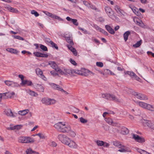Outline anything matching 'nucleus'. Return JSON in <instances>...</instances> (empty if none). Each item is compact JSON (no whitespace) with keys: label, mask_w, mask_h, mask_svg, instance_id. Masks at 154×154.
I'll return each instance as SVG.
<instances>
[{"label":"nucleus","mask_w":154,"mask_h":154,"mask_svg":"<svg viewBox=\"0 0 154 154\" xmlns=\"http://www.w3.org/2000/svg\"><path fill=\"white\" fill-rule=\"evenodd\" d=\"M54 127L58 131L63 133H69L71 127L69 125H66L65 122H59L55 124Z\"/></svg>","instance_id":"f257e3e1"},{"label":"nucleus","mask_w":154,"mask_h":154,"mask_svg":"<svg viewBox=\"0 0 154 154\" xmlns=\"http://www.w3.org/2000/svg\"><path fill=\"white\" fill-rule=\"evenodd\" d=\"M105 9L106 12L110 18L113 20H118V17L115 15L114 12L110 7H106Z\"/></svg>","instance_id":"f03ea898"},{"label":"nucleus","mask_w":154,"mask_h":154,"mask_svg":"<svg viewBox=\"0 0 154 154\" xmlns=\"http://www.w3.org/2000/svg\"><path fill=\"white\" fill-rule=\"evenodd\" d=\"M141 122L144 127L147 126L154 130V122L153 121L142 119Z\"/></svg>","instance_id":"7ed1b4c3"},{"label":"nucleus","mask_w":154,"mask_h":154,"mask_svg":"<svg viewBox=\"0 0 154 154\" xmlns=\"http://www.w3.org/2000/svg\"><path fill=\"white\" fill-rule=\"evenodd\" d=\"M18 141L23 143H33L34 140L30 137H20L18 138Z\"/></svg>","instance_id":"20e7f679"},{"label":"nucleus","mask_w":154,"mask_h":154,"mask_svg":"<svg viewBox=\"0 0 154 154\" xmlns=\"http://www.w3.org/2000/svg\"><path fill=\"white\" fill-rule=\"evenodd\" d=\"M41 102L42 103L46 105H52L55 104L56 101L54 99L44 97L42 99Z\"/></svg>","instance_id":"39448f33"},{"label":"nucleus","mask_w":154,"mask_h":154,"mask_svg":"<svg viewBox=\"0 0 154 154\" xmlns=\"http://www.w3.org/2000/svg\"><path fill=\"white\" fill-rule=\"evenodd\" d=\"M58 138L63 144L67 145L70 139L66 136L63 134H60L58 135Z\"/></svg>","instance_id":"423d86ee"},{"label":"nucleus","mask_w":154,"mask_h":154,"mask_svg":"<svg viewBox=\"0 0 154 154\" xmlns=\"http://www.w3.org/2000/svg\"><path fill=\"white\" fill-rule=\"evenodd\" d=\"M131 91H132L131 92L132 94L134 95L137 99L143 100L148 99L147 97L145 95L141 93L136 92L132 90H131Z\"/></svg>","instance_id":"0eeeda50"},{"label":"nucleus","mask_w":154,"mask_h":154,"mask_svg":"<svg viewBox=\"0 0 154 154\" xmlns=\"http://www.w3.org/2000/svg\"><path fill=\"white\" fill-rule=\"evenodd\" d=\"M4 113L8 116L12 118L15 117L17 115V113H13L11 110L9 109H5L4 112Z\"/></svg>","instance_id":"6e6552de"},{"label":"nucleus","mask_w":154,"mask_h":154,"mask_svg":"<svg viewBox=\"0 0 154 154\" xmlns=\"http://www.w3.org/2000/svg\"><path fill=\"white\" fill-rule=\"evenodd\" d=\"M133 138L136 141L139 143H143L145 141L144 138L140 137L137 134H133Z\"/></svg>","instance_id":"1a4fd4ad"},{"label":"nucleus","mask_w":154,"mask_h":154,"mask_svg":"<svg viewBox=\"0 0 154 154\" xmlns=\"http://www.w3.org/2000/svg\"><path fill=\"white\" fill-rule=\"evenodd\" d=\"M67 145H68L70 148L72 149H77L78 147V145L75 142L71 139Z\"/></svg>","instance_id":"9d476101"},{"label":"nucleus","mask_w":154,"mask_h":154,"mask_svg":"<svg viewBox=\"0 0 154 154\" xmlns=\"http://www.w3.org/2000/svg\"><path fill=\"white\" fill-rule=\"evenodd\" d=\"M36 72L37 74L42 79L44 80H46V78L43 75V72L42 70L39 68H37L35 69Z\"/></svg>","instance_id":"9b49d317"},{"label":"nucleus","mask_w":154,"mask_h":154,"mask_svg":"<svg viewBox=\"0 0 154 154\" xmlns=\"http://www.w3.org/2000/svg\"><path fill=\"white\" fill-rule=\"evenodd\" d=\"M109 99L110 100H112L116 102H121L122 101V100L120 98H118L117 97L115 96L113 94H110L109 95Z\"/></svg>","instance_id":"f8f14e48"},{"label":"nucleus","mask_w":154,"mask_h":154,"mask_svg":"<svg viewBox=\"0 0 154 154\" xmlns=\"http://www.w3.org/2000/svg\"><path fill=\"white\" fill-rule=\"evenodd\" d=\"M114 9L116 12L119 14L122 15H124L125 13L124 11L121 9L120 7L117 5H115L114 7Z\"/></svg>","instance_id":"ddd939ff"},{"label":"nucleus","mask_w":154,"mask_h":154,"mask_svg":"<svg viewBox=\"0 0 154 154\" xmlns=\"http://www.w3.org/2000/svg\"><path fill=\"white\" fill-rule=\"evenodd\" d=\"M4 96V99H6L8 98H11L13 97V96L15 95L14 92H8L5 93H3Z\"/></svg>","instance_id":"4468645a"},{"label":"nucleus","mask_w":154,"mask_h":154,"mask_svg":"<svg viewBox=\"0 0 154 154\" xmlns=\"http://www.w3.org/2000/svg\"><path fill=\"white\" fill-rule=\"evenodd\" d=\"M118 132L119 133L123 134H126L128 133L129 131L125 127H122L121 128V131L120 132L119 130H117Z\"/></svg>","instance_id":"2eb2a0df"},{"label":"nucleus","mask_w":154,"mask_h":154,"mask_svg":"<svg viewBox=\"0 0 154 154\" xmlns=\"http://www.w3.org/2000/svg\"><path fill=\"white\" fill-rule=\"evenodd\" d=\"M48 84L51 88L60 91L61 89V87H60L59 85L51 82L49 83Z\"/></svg>","instance_id":"dca6fc26"},{"label":"nucleus","mask_w":154,"mask_h":154,"mask_svg":"<svg viewBox=\"0 0 154 154\" xmlns=\"http://www.w3.org/2000/svg\"><path fill=\"white\" fill-rule=\"evenodd\" d=\"M136 103L141 107L147 109L148 104L142 102H136Z\"/></svg>","instance_id":"f3484780"},{"label":"nucleus","mask_w":154,"mask_h":154,"mask_svg":"<svg viewBox=\"0 0 154 154\" xmlns=\"http://www.w3.org/2000/svg\"><path fill=\"white\" fill-rule=\"evenodd\" d=\"M26 85L28 86H32L33 84L31 81L26 80H24L20 84L22 86H25Z\"/></svg>","instance_id":"a211bd4d"},{"label":"nucleus","mask_w":154,"mask_h":154,"mask_svg":"<svg viewBox=\"0 0 154 154\" xmlns=\"http://www.w3.org/2000/svg\"><path fill=\"white\" fill-rule=\"evenodd\" d=\"M5 83L6 85L8 86H11L12 87H14L17 86V84L12 81H5Z\"/></svg>","instance_id":"6ab92c4d"},{"label":"nucleus","mask_w":154,"mask_h":154,"mask_svg":"<svg viewBox=\"0 0 154 154\" xmlns=\"http://www.w3.org/2000/svg\"><path fill=\"white\" fill-rule=\"evenodd\" d=\"M66 19L69 21H72L74 25L76 26L78 25L79 23L77 22V19L71 18L69 17H67Z\"/></svg>","instance_id":"aec40b11"},{"label":"nucleus","mask_w":154,"mask_h":154,"mask_svg":"<svg viewBox=\"0 0 154 154\" xmlns=\"http://www.w3.org/2000/svg\"><path fill=\"white\" fill-rule=\"evenodd\" d=\"M64 75H66L68 74L71 75L73 74V70L69 69H64Z\"/></svg>","instance_id":"412c9836"},{"label":"nucleus","mask_w":154,"mask_h":154,"mask_svg":"<svg viewBox=\"0 0 154 154\" xmlns=\"http://www.w3.org/2000/svg\"><path fill=\"white\" fill-rule=\"evenodd\" d=\"M105 28L108 31L112 34H114L115 33L114 30L112 29L110 26L108 25H106Z\"/></svg>","instance_id":"4be33fe9"},{"label":"nucleus","mask_w":154,"mask_h":154,"mask_svg":"<svg viewBox=\"0 0 154 154\" xmlns=\"http://www.w3.org/2000/svg\"><path fill=\"white\" fill-rule=\"evenodd\" d=\"M22 127V126L21 125H17L13 127L8 128V129L11 130L15 129L18 130L21 129Z\"/></svg>","instance_id":"5701e85b"},{"label":"nucleus","mask_w":154,"mask_h":154,"mask_svg":"<svg viewBox=\"0 0 154 154\" xmlns=\"http://www.w3.org/2000/svg\"><path fill=\"white\" fill-rule=\"evenodd\" d=\"M36 88L39 91L43 92L44 91V88L42 85L37 84L35 85Z\"/></svg>","instance_id":"b1692460"},{"label":"nucleus","mask_w":154,"mask_h":154,"mask_svg":"<svg viewBox=\"0 0 154 154\" xmlns=\"http://www.w3.org/2000/svg\"><path fill=\"white\" fill-rule=\"evenodd\" d=\"M48 63L55 70L58 67L57 65L54 61H50Z\"/></svg>","instance_id":"393cba45"},{"label":"nucleus","mask_w":154,"mask_h":154,"mask_svg":"<svg viewBox=\"0 0 154 154\" xmlns=\"http://www.w3.org/2000/svg\"><path fill=\"white\" fill-rule=\"evenodd\" d=\"M8 52L14 54H17L19 53V51L16 49L12 48H8L7 49Z\"/></svg>","instance_id":"a878e982"},{"label":"nucleus","mask_w":154,"mask_h":154,"mask_svg":"<svg viewBox=\"0 0 154 154\" xmlns=\"http://www.w3.org/2000/svg\"><path fill=\"white\" fill-rule=\"evenodd\" d=\"M29 112V110L27 109L19 111L18 112V114L21 116H24L27 114Z\"/></svg>","instance_id":"bb28decb"},{"label":"nucleus","mask_w":154,"mask_h":154,"mask_svg":"<svg viewBox=\"0 0 154 154\" xmlns=\"http://www.w3.org/2000/svg\"><path fill=\"white\" fill-rule=\"evenodd\" d=\"M130 34V32L129 31H127L124 34V39L125 42L128 40V36Z\"/></svg>","instance_id":"cd10ccee"},{"label":"nucleus","mask_w":154,"mask_h":154,"mask_svg":"<svg viewBox=\"0 0 154 154\" xmlns=\"http://www.w3.org/2000/svg\"><path fill=\"white\" fill-rule=\"evenodd\" d=\"M132 11L137 16H139L140 15L141 13L138 10V9L135 7H133Z\"/></svg>","instance_id":"c85d7f7f"},{"label":"nucleus","mask_w":154,"mask_h":154,"mask_svg":"<svg viewBox=\"0 0 154 154\" xmlns=\"http://www.w3.org/2000/svg\"><path fill=\"white\" fill-rule=\"evenodd\" d=\"M105 120L106 122L110 125H114L115 123L113 122L112 120L110 118H105Z\"/></svg>","instance_id":"c756f323"},{"label":"nucleus","mask_w":154,"mask_h":154,"mask_svg":"<svg viewBox=\"0 0 154 154\" xmlns=\"http://www.w3.org/2000/svg\"><path fill=\"white\" fill-rule=\"evenodd\" d=\"M35 136H39L40 139H45L46 137L44 134L42 133H39L36 134Z\"/></svg>","instance_id":"7c9ffc66"},{"label":"nucleus","mask_w":154,"mask_h":154,"mask_svg":"<svg viewBox=\"0 0 154 154\" xmlns=\"http://www.w3.org/2000/svg\"><path fill=\"white\" fill-rule=\"evenodd\" d=\"M28 93L30 95L36 97L38 95V94L35 93V91L31 90H29L28 91Z\"/></svg>","instance_id":"2f4dec72"},{"label":"nucleus","mask_w":154,"mask_h":154,"mask_svg":"<svg viewBox=\"0 0 154 154\" xmlns=\"http://www.w3.org/2000/svg\"><path fill=\"white\" fill-rule=\"evenodd\" d=\"M69 134L72 137H74L76 136V133L75 132L72 130L71 129V127H70V130L69 131Z\"/></svg>","instance_id":"473e14b6"},{"label":"nucleus","mask_w":154,"mask_h":154,"mask_svg":"<svg viewBox=\"0 0 154 154\" xmlns=\"http://www.w3.org/2000/svg\"><path fill=\"white\" fill-rule=\"evenodd\" d=\"M75 73L78 75H82V71L80 70L76 69L73 70V74Z\"/></svg>","instance_id":"72a5a7b5"},{"label":"nucleus","mask_w":154,"mask_h":154,"mask_svg":"<svg viewBox=\"0 0 154 154\" xmlns=\"http://www.w3.org/2000/svg\"><path fill=\"white\" fill-rule=\"evenodd\" d=\"M97 145L99 146H102L103 145L104 142L103 141L97 140L96 141Z\"/></svg>","instance_id":"f704fd0d"},{"label":"nucleus","mask_w":154,"mask_h":154,"mask_svg":"<svg viewBox=\"0 0 154 154\" xmlns=\"http://www.w3.org/2000/svg\"><path fill=\"white\" fill-rule=\"evenodd\" d=\"M110 94H103L102 95V97L104 99L107 100L109 99Z\"/></svg>","instance_id":"c9c22d12"},{"label":"nucleus","mask_w":154,"mask_h":154,"mask_svg":"<svg viewBox=\"0 0 154 154\" xmlns=\"http://www.w3.org/2000/svg\"><path fill=\"white\" fill-rule=\"evenodd\" d=\"M55 70L57 72L59 73L61 75H64V71H63L61 69L58 67L57 68H56Z\"/></svg>","instance_id":"e433bc0d"},{"label":"nucleus","mask_w":154,"mask_h":154,"mask_svg":"<svg viewBox=\"0 0 154 154\" xmlns=\"http://www.w3.org/2000/svg\"><path fill=\"white\" fill-rule=\"evenodd\" d=\"M142 42V40H140L137 42L133 46L135 48H137L139 47L141 45Z\"/></svg>","instance_id":"4c0bfd02"},{"label":"nucleus","mask_w":154,"mask_h":154,"mask_svg":"<svg viewBox=\"0 0 154 154\" xmlns=\"http://www.w3.org/2000/svg\"><path fill=\"white\" fill-rule=\"evenodd\" d=\"M147 109L151 111H154V106L148 104Z\"/></svg>","instance_id":"58836bf2"},{"label":"nucleus","mask_w":154,"mask_h":154,"mask_svg":"<svg viewBox=\"0 0 154 154\" xmlns=\"http://www.w3.org/2000/svg\"><path fill=\"white\" fill-rule=\"evenodd\" d=\"M66 41L69 43L71 45H73V43L71 39H70L69 37H66Z\"/></svg>","instance_id":"ea45409f"},{"label":"nucleus","mask_w":154,"mask_h":154,"mask_svg":"<svg viewBox=\"0 0 154 154\" xmlns=\"http://www.w3.org/2000/svg\"><path fill=\"white\" fill-rule=\"evenodd\" d=\"M8 9L10 11L13 12L17 13L18 12V10L10 6L8 7Z\"/></svg>","instance_id":"a19ab883"},{"label":"nucleus","mask_w":154,"mask_h":154,"mask_svg":"<svg viewBox=\"0 0 154 154\" xmlns=\"http://www.w3.org/2000/svg\"><path fill=\"white\" fill-rule=\"evenodd\" d=\"M79 119L80 122L83 124H85L88 122V120H87L84 119L82 117H81Z\"/></svg>","instance_id":"79ce46f5"},{"label":"nucleus","mask_w":154,"mask_h":154,"mask_svg":"<svg viewBox=\"0 0 154 154\" xmlns=\"http://www.w3.org/2000/svg\"><path fill=\"white\" fill-rule=\"evenodd\" d=\"M89 71L90 70L88 69H85L84 70V72H82V75H84L85 76L88 75Z\"/></svg>","instance_id":"37998d69"},{"label":"nucleus","mask_w":154,"mask_h":154,"mask_svg":"<svg viewBox=\"0 0 154 154\" xmlns=\"http://www.w3.org/2000/svg\"><path fill=\"white\" fill-rule=\"evenodd\" d=\"M93 27L95 28L97 30L101 32L103 29L102 28L99 27L96 25H94Z\"/></svg>","instance_id":"c03bdc74"},{"label":"nucleus","mask_w":154,"mask_h":154,"mask_svg":"<svg viewBox=\"0 0 154 154\" xmlns=\"http://www.w3.org/2000/svg\"><path fill=\"white\" fill-rule=\"evenodd\" d=\"M113 144L115 146L118 147L119 148H120V146H121V144L118 141H114L113 142Z\"/></svg>","instance_id":"a18cd8bd"},{"label":"nucleus","mask_w":154,"mask_h":154,"mask_svg":"<svg viewBox=\"0 0 154 154\" xmlns=\"http://www.w3.org/2000/svg\"><path fill=\"white\" fill-rule=\"evenodd\" d=\"M40 48L44 51H48L47 47L43 45H40Z\"/></svg>","instance_id":"49530a36"},{"label":"nucleus","mask_w":154,"mask_h":154,"mask_svg":"<svg viewBox=\"0 0 154 154\" xmlns=\"http://www.w3.org/2000/svg\"><path fill=\"white\" fill-rule=\"evenodd\" d=\"M50 44L53 47H54L55 49H58V47L57 46V45L53 41H51V42Z\"/></svg>","instance_id":"de8ad7c7"},{"label":"nucleus","mask_w":154,"mask_h":154,"mask_svg":"<svg viewBox=\"0 0 154 154\" xmlns=\"http://www.w3.org/2000/svg\"><path fill=\"white\" fill-rule=\"evenodd\" d=\"M12 36L14 38L18 39L20 40H23L24 38L19 36L17 35H12Z\"/></svg>","instance_id":"09e8293b"},{"label":"nucleus","mask_w":154,"mask_h":154,"mask_svg":"<svg viewBox=\"0 0 154 154\" xmlns=\"http://www.w3.org/2000/svg\"><path fill=\"white\" fill-rule=\"evenodd\" d=\"M31 13L32 14H34L36 17H37L39 15V14L35 10H32L31 11Z\"/></svg>","instance_id":"8fccbe9b"},{"label":"nucleus","mask_w":154,"mask_h":154,"mask_svg":"<svg viewBox=\"0 0 154 154\" xmlns=\"http://www.w3.org/2000/svg\"><path fill=\"white\" fill-rule=\"evenodd\" d=\"M33 152H34L31 148L27 149L26 150V153L27 154H30V153Z\"/></svg>","instance_id":"3c124183"},{"label":"nucleus","mask_w":154,"mask_h":154,"mask_svg":"<svg viewBox=\"0 0 154 154\" xmlns=\"http://www.w3.org/2000/svg\"><path fill=\"white\" fill-rule=\"evenodd\" d=\"M83 4L85 5L86 6L88 7V8H89V6H90V3L86 1H83Z\"/></svg>","instance_id":"603ef678"},{"label":"nucleus","mask_w":154,"mask_h":154,"mask_svg":"<svg viewBox=\"0 0 154 154\" xmlns=\"http://www.w3.org/2000/svg\"><path fill=\"white\" fill-rule=\"evenodd\" d=\"M72 45H71L70 44L67 45V47L68 49L70 50L72 52L74 50V48L72 47Z\"/></svg>","instance_id":"864d4df0"},{"label":"nucleus","mask_w":154,"mask_h":154,"mask_svg":"<svg viewBox=\"0 0 154 154\" xmlns=\"http://www.w3.org/2000/svg\"><path fill=\"white\" fill-rule=\"evenodd\" d=\"M72 45H71L70 44L67 45V47L68 49L70 50L72 52L74 50V48L72 47Z\"/></svg>","instance_id":"5fc2aeb1"},{"label":"nucleus","mask_w":154,"mask_h":154,"mask_svg":"<svg viewBox=\"0 0 154 154\" xmlns=\"http://www.w3.org/2000/svg\"><path fill=\"white\" fill-rule=\"evenodd\" d=\"M72 45H71L70 44L67 45V47L68 49L70 50L72 52L74 50V48L72 47Z\"/></svg>","instance_id":"6e6d98bb"},{"label":"nucleus","mask_w":154,"mask_h":154,"mask_svg":"<svg viewBox=\"0 0 154 154\" xmlns=\"http://www.w3.org/2000/svg\"><path fill=\"white\" fill-rule=\"evenodd\" d=\"M132 78H134L137 81H139L140 79V78L138 77L135 73L133 74V76L132 77Z\"/></svg>","instance_id":"4d7b16f0"},{"label":"nucleus","mask_w":154,"mask_h":154,"mask_svg":"<svg viewBox=\"0 0 154 154\" xmlns=\"http://www.w3.org/2000/svg\"><path fill=\"white\" fill-rule=\"evenodd\" d=\"M134 73L133 72L128 71L126 72V73H125V74H127L128 75L131 76V78H132L133 76V74H134Z\"/></svg>","instance_id":"13d9d810"},{"label":"nucleus","mask_w":154,"mask_h":154,"mask_svg":"<svg viewBox=\"0 0 154 154\" xmlns=\"http://www.w3.org/2000/svg\"><path fill=\"white\" fill-rule=\"evenodd\" d=\"M48 57V55L46 54H43L42 53H40V57Z\"/></svg>","instance_id":"bf43d9fd"},{"label":"nucleus","mask_w":154,"mask_h":154,"mask_svg":"<svg viewBox=\"0 0 154 154\" xmlns=\"http://www.w3.org/2000/svg\"><path fill=\"white\" fill-rule=\"evenodd\" d=\"M96 65L97 66L101 67L103 66V64L101 62H97L96 63Z\"/></svg>","instance_id":"052dcab7"},{"label":"nucleus","mask_w":154,"mask_h":154,"mask_svg":"<svg viewBox=\"0 0 154 154\" xmlns=\"http://www.w3.org/2000/svg\"><path fill=\"white\" fill-rule=\"evenodd\" d=\"M70 63L72 64L73 65H76L77 64L75 62V60H72V59H70Z\"/></svg>","instance_id":"680f3d73"},{"label":"nucleus","mask_w":154,"mask_h":154,"mask_svg":"<svg viewBox=\"0 0 154 154\" xmlns=\"http://www.w3.org/2000/svg\"><path fill=\"white\" fill-rule=\"evenodd\" d=\"M40 52H35L33 53V54L36 57H39L40 55Z\"/></svg>","instance_id":"e2e57ef3"},{"label":"nucleus","mask_w":154,"mask_h":154,"mask_svg":"<svg viewBox=\"0 0 154 154\" xmlns=\"http://www.w3.org/2000/svg\"><path fill=\"white\" fill-rule=\"evenodd\" d=\"M50 146L55 147L56 146H57V144L54 141H52L51 142V144H50Z\"/></svg>","instance_id":"0e129e2a"},{"label":"nucleus","mask_w":154,"mask_h":154,"mask_svg":"<svg viewBox=\"0 0 154 154\" xmlns=\"http://www.w3.org/2000/svg\"><path fill=\"white\" fill-rule=\"evenodd\" d=\"M89 8H91L94 10H96L97 9L96 7L94 5L91 4H90V6H89Z\"/></svg>","instance_id":"69168bd1"},{"label":"nucleus","mask_w":154,"mask_h":154,"mask_svg":"<svg viewBox=\"0 0 154 154\" xmlns=\"http://www.w3.org/2000/svg\"><path fill=\"white\" fill-rule=\"evenodd\" d=\"M50 73L51 74V75L54 76H58V74L57 73L55 72L54 71H51L50 72Z\"/></svg>","instance_id":"338daca9"},{"label":"nucleus","mask_w":154,"mask_h":154,"mask_svg":"<svg viewBox=\"0 0 154 154\" xmlns=\"http://www.w3.org/2000/svg\"><path fill=\"white\" fill-rule=\"evenodd\" d=\"M18 77L20 78L21 80V82H22L24 80V77L23 75H18Z\"/></svg>","instance_id":"774afa93"}]
</instances>
